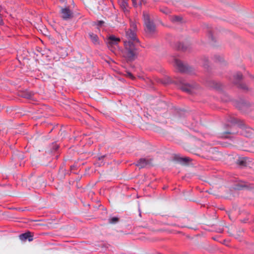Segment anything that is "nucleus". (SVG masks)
Returning <instances> with one entry per match:
<instances>
[{
  "label": "nucleus",
  "instance_id": "obj_1",
  "mask_svg": "<svg viewBox=\"0 0 254 254\" xmlns=\"http://www.w3.org/2000/svg\"><path fill=\"white\" fill-rule=\"evenodd\" d=\"M131 27V29L126 31V37L127 40L125 42V56L129 60L133 59L136 55L135 44L138 42L134 31L135 28V26L132 24Z\"/></svg>",
  "mask_w": 254,
  "mask_h": 254
},
{
  "label": "nucleus",
  "instance_id": "obj_2",
  "mask_svg": "<svg viewBox=\"0 0 254 254\" xmlns=\"http://www.w3.org/2000/svg\"><path fill=\"white\" fill-rule=\"evenodd\" d=\"M143 15L146 32L149 33L153 32L155 30V26L150 20L149 14L146 12H143Z\"/></svg>",
  "mask_w": 254,
  "mask_h": 254
},
{
  "label": "nucleus",
  "instance_id": "obj_3",
  "mask_svg": "<svg viewBox=\"0 0 254 254\" xmlns=\"http://www.w3.org/2000/svg\"><path fill=\"white\" fill-rule=\"evenodd\" d=\"M120 41V39L115 37L114 36H110L107 40V43L109 46H112L118 44Z\"/></svg>",
  "mask_w": 254,
  "mask_h": 254
},
{
  "label": "nucleus",
  "instance_id": "obj_4",
  "mask_svg": "<svg viewBox=\"0 0 254 254\" xmlns=\"http://www.w3.org/2000/svg\"><path fill=\"white\" fill-rule=\"evenodd\" d=\"M174 65L181 71H184L186 70V67L181 61L179 59H175Z\"/></svg>",
  "mask_w": 254,
  "mask_h": 254
},
{
  "label": "nucleus",
  "instance_id": "obj_5",
  "mask_svg": "<svg viewBox=\"0 0 254 254\" xmlns=\"http://www.w3.org/2000/svg\"><path fill=\"white\" fill-rule=\"evenodd\" d=\"M61 13L62 17L64 19L70 18L71 16V12L68 8L62 9Z\"/></svg>",
  "mask_w": 254,
  "mask_h": 254
},
{
  "label": "nucleus",
  "instance_id": "obj_6",
  "mask_svg": "<svg viewBox=\"0 0 254 254\" xmlns=\"http://www.w3.org/2000/svg\"><path fill=\"white\" fill-rule=\"evenodd\" d=\"M32 237V236L31 235V233L30 232H28L21 234L20 236V239L21 240H25L26 239H28L29 241H31L33 240Z\"/></svg>",
  "mask_w": 254,
  "mask_h": 254
},
{
  "label": "nucleus",
  "instance_id": "obj_7",
  "mask_svg": "<svg viewBox=\"0 0 254 254\" xmlns=\"http://www.w3.org/2000/svg\"><path fill=\"white\" fill-rule=\"evenodd\" d=\"M148 163V161L146 160L145 159H141L139 160V161L137 162L136 165L139 168H143L144 167L147 165V164Z\"/></svg>",
  "mask_w": 254,
  "mask_h": 254
},
{
  "label": "nucleus",
  "instance_id": "obj_8",
  "mask_svg": "<svg viewBox=\"0 0 254 254\" xmlns=\"http://www.w3.org/2000/svg\"><path fill=\"white\" fill-rule=\"evenodd\" d=\"M193 88V86L190 85V84L185 83L184 84L181 88L183 90L185 91L186 92H190L191 89Z\"/></svg>",
  "mask_w": 254,
  "mask_h": 254
},
{
  "label": "nucleus",
  "instance_id": "obj_9",
  "mask_svg": "<svg viewBox=\"0 0 254 254\" xmlns=\"http://www.w3.org/2000/svg\"><path fill=\"white\" fill-rule=\"evenodd\" d=\"M120 5L121 7V8L124 10H127V1L125 0H120L119 1Z\"/></svg>",
  "mask_w": 254,
  "mask_h": 254
},
{
  "label": "nucleus",
  "instance_id": "obj_10",
  "mask_svg": "<svg viewBox=\"0 0 254 254\" xmlns=\"http://www.w3.org/2000/svg\"><path fill=\"white\" fill-rule=\"evenodd\" d=\"M90 37L92 41V42L96 44H98V38L96 35H95L93 33L90 34Z\"/></svg>",
  "mask_w": 254,
  "mask_h": 254
},
{
  "label": "nucleus",
  "instance_id": "obj_11",
  "mask_svg": "<svg viewBox=\"0 0 254 254\" xmlns=\"http://www.w3.org/2000/svg\"><path fill=\"white\" fill-rule=\"evenodd\" d=\"M119 219L117 217H112L109 219V222L111 224H115L118 222Z\"/></svg>",
  "mask_w": 254,
  "mask_h": 254
},
{
  "label": "nucleus",
  "instance_id": "obj_12",
  "mask_svg": "<svg viewBox=\"0 0 254 254\" xmlns=\"http://www.w3.org/2000/svg\"><path fill=\"white\" fill-rule=\"evenodd\" d=\"M132 3H133V6H137V3H136V0H132Z\"/></svg>",
  "mask_w": 254,
  "mask_h": 254
},
{
  "label": "nucleus",
  "instance_id": "obj_13",
  "mask_svg": "<svg viewBox=\"0 0 254 254\" xmlns=\"http://www.w3.org/2000/svg\"><path fill=\"white\" fill-rule=\"evenodd\" d=\"M127 76H129V77H130V78H132V74H131L130 73H129V72H128V73H127Z\"/></svg>",
  "mask_w": 254,
  "mask_h": 254
},
{
  "label": "nucleus",
  "instance_id": "obj_14",
  "mask_svg": "<svg viewBox=\"0 0 254 254\" xmlns=\"http://www.w3.org/2000/svg\"><path fill=\"white\" fill-rule=\"evenodd\" d=\"M163 11V12H164V13H169V10H168V9H166V10H163V11Z\"/></svg>",
  "mask_w": 254,
  "mask_h": 254
},
{
  "label": "nucleus",
  "instance_id": "obj_15",
  "mask_svg": "<svg viewBox=\"0 0 254 254\" xmlns=\"http://www.w3.org/2000/svg\"><path fill=\"white\" fill-rule=\"evenodd\" d=\"M239 78H241V77H242V75H241V74H240V75H239Z\"/></svg>",
  "mask_w": 254,
  "mask_h": 254
}]
</instances>
